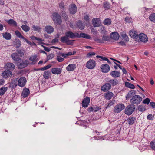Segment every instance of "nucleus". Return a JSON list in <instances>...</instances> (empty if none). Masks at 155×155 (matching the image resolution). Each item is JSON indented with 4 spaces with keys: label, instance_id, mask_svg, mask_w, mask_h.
<instances>
[{
    "label": "nucleus",
    "instance_id": "obj_51",
    "mask_svg": "<svg viewBox=\"0 0 155 155\" xmlns=\"http://www.w3.org/2000/svg\"><path fill=\"white\" fill-rule=\"evenodd\" d=\"M62 16L65 21H67L68 19V16L64 12L62 13Z\"/></svg>",
    "mask_w": 155,
    "mask_h": 155
},
{
    "label": "nucleus",
    "instance_id": "obj_9",
    "mask_svg": "<svg viewBox=\"0 0 155 155\" xmlns=\"http://www.w3.org/2000/svg\"><path fill=\"white\" fill-rule=\"evenodd\" d=\"M101 71L104 73L108 72L110 69L109 66L107 64H103L100 67Z\"/></svg>",
    "mask_w": 155,
    "mask_h": 155
},
{
    "label": "nucleus",
    "instance_id": "obj_54",
    "mask_svg": "<svg viewBox=\"0 0 155 155\" xmlns=\"http://www.w3.org/2000/svg\"><path fill=\"white\" fill-rule=\"evenodd\" d=\"M94 39L95 41L97 43H103L104 42L103 41V40H102V39L95 38H94Z\"/></svg>",
    "mask_w": 155,
    "mask_h": 155
},
{
    "label": "nucleus",
    "instance_id": "obj_31",
    "mask_svg": "<svg viewBox=\"0 0 155 155\" xmlns=\"http://www.w3.org/2000/svg\"><path fill=\"white\" fill-rule=\"evenodd\" d=\"M37 56L36 55H33L31 56L29 58V60L32 61L31 64H34L36 63L37 61Z\"/></svg>",
    "mask_w": 155,
    "mask_h": 155
},
{
    "label": "nucleus",
    "instance_id": "obj_42",
    "mask_svg": "<svg viewBox=\"0 0 155 155\" xmlns=\"http://www.w3.org/2000/svg\"><path fill=\"white\" fill-rule=\"evenodd\" d=\"M15 34L17 37L21 38L24 39L25 38V37L22 36L21 34V33L18 30H16L15 32Z\"/></svg>",
    "mask_w": 155,
    "mask_h": 155
},
{
    "label": "nucleus",
    "instance_id": "obj_13",
    "mask_svg": "<svg viewBox=\"0 0 155 155\" xmlns=\"http://www.w3.org/2000/svg\"><path fill=\"white\" fill-rule=\"evenodd\" d=\"M90 98L88 97H87L84 98L82 101V106L84 108L87 107L90 103Z\"/></svg>",
    "mask_w": 155,
    "mask_h": 155
},
{
    "label": "nucleus",
    "instance_id": "obj_57",
    "mask_svg": "<svg viewBox=\"0 0 155 155\" xmlns=\"http://www.w3.org/2000/svg\"><path fill=\"white\" fill-rule=\"evenodd\" d=\"M54 55L53 54H49L47 57V60H49L50 59H52L54 57Z\"/></svg>",
    "mask_w": 155,
    "mask_h": 155
},
{
    "label": "nucleus",
    "instance_id": "obj_38",
    "mask_svg": "<svg viewBox=\"0 0 155 155\" xmlns=\"http://www.w3.org/2000/svg\"><path fill=\"white\" fill-rule=\"evenodd\" d=\"M114 100H110L109 102L105 104V108L106 109L110 107L111 106L113 105L114 104Z\"/></svg>",
    "mask_w": 155,
    "mask_h": 155
},
{
    "label": "nucleus",
    "instance_id": "obj_34",
    "mask_svg": "<svg viewBox=\"0 0 155 155\" xmlns=\"http://www.w3.org/2000/svg\"><path fill=\"white\" fill-rule=\"evenodd\" d=\"M7 22L10 25L14 26H17V24L16 22L13 19H9L7 21Z\"/></svg>",
    "mask_w": 155,
    "mask_h": 155
},
{
    "label": "nucleus",
    "instance_id": "obj_28",
    "mask_svg": "<svg viewBox=\"0 0 155 155\" xmlns=\"http://www.w3.org/2000/svg\"><path fill=\"white\" fill-rule=\"evenodd\" d=\"M129 35L133 38H137L138 35L137 32L134 31H131L129 32Z\"/></svg>",
    "mask_w": 155,
    "mask_h": 155
},
{
    "label": "nucleus",
    "instance_id": "obj_19",
    "mask_svg": "<svg viewBox=\"0 0 155 155\" xmlns=\"http://www.w3.org/2000/svg\"><path fill=\"white\" fill-rule=\"evenodd\" d=\"M30 93V91L29 89L25 88L24 89L21 94V96L23 98H25L28 97Z\"/></svg>",
    "mask_w": 155,
    "mask_h": 155
},
{
    "label": "nucleus",
    "instance_id": "obj_30",
    "mask_svg": "<svg viewBox=\"0 0 155 155\" xmlns=\"http://www.w3.org/2000/svg\"><path fill=\"white\" fill-rule=\"evenodd\" d=\"M136 118L134 117H130L127 120V121L128 122V124L130 125H131L133 124L135 122V121L136 120Z\"/></svg>",
    "mask_w": 155,
    "mask_h": 155
},
{
    "label": "nucleus",
    "instance_id": "obj_14",
    "mask_svg": "<svg viewBox=\"0 0 155 155\" xmlns=\"http://www.w3.org/2000/svg\"><path fill=\"white\" fill-rule=\"evenodd\" d=\"M77 8L76 5L74 4L71 5L69 8V11L71 14H74L77 12Z\"/></svg>",
    "mask_w": 155,
    "mask_h": 155
},
{
    "label": "nucleus",
    "instance_id": "obj_3",
    "mask_svg": "<svg viewBox=\"0 0 155 155\" xmlns=\"http://www.w3.org/2000/svg\"><path fill=\"white\" fill-rule=\"evenodd\" d=\"M142 98L139 95H135L132 96L130 100V102L133 105H137L142 101Z\"/></svg>",
    "mask_w": 155,
    "mask_h": 155
},
{
    "label": "nucleus",
    "instance_id": "obj_59",
    "mask_svg": "<svg viewBox=\"0 0 155 155\" xmlns=\"http://www.w3.org/2000/svg\"><path fill=\"white\" fill-rule=\"evenodd\" d=\"M133 96L131 95V94L129 92V93L127 94V96H126V100H128L129 98H131V97H132Z\"/></svg>",
    "mask_w": 155,
    "mask_h": 155
},
{
    "label": "nucleus",
    "instance_id": "obj_49",
    "mask_svg": "<svg viewBox=\"0 0 155 155\" xmlns=\"http://www.w3.org/2000/svg\"><path fill=\"white\" fill-rule=\"evenodd\" d=\"M15 45L16 46V48H18L21 46V42L19 39L16 40Z\"/></svg>",
    "mask_w": 155,
    "mask_h": 155
},
{
    "label": "nucleus",
    "instance_id": "obj_36",
    "mask_svg": "<svg viewBox=\"0 0 155 155\" xmlns=\"http://www.w3.org/2000/svg\"><path fill=\"white\" fill-rule=\"evenodd\" d=\"M61 54V52H59L57 53V60L60 62H62L64 60V58H62L61 56V55H60V54Z\"/></svg>",
    "mask_w": 155,
    "mask_h": 155
},
{
    "label": "nucleus",
    "instance_id": "obj_50",
    "mask_svg": "<svg viewBox=\"0 0 155 155\" xmlns=\"http://www.w3.org/2000/svg\"><path fill=\"white\" fill-rule=\"evenodd\" d=\"M103 6L105 10L109 9L110 8L109 4L106 2L104 3Z\"/></svg>",
    "mask_w": 155,
    "mask_h": 155
},
{
    "label": "nucleus",
    "instance_id": "obj_60",
    "mask_svg": "<svg viewBox=\"0 0 155 155\" xmlns=\"http://www.w3.org/2000/svg\"><path fill=\"white\" fill-rule=\"evenodd\" d=\"M43 47L44 48V50L48 52L50 51L51 50V49L48 47L45 46H43Z\"/></svg>",
    "mask_w": 155,
    "mask_h": 155
},
{
    "label": "nucleus",
    "instance_id": "obj_1",
    "mask_svg": "<svg viewBox=\"0 0 155 155\" xmlns=\"http://www.w3.org/2000/svg\"><path fill=\"white\" fill-rule=\"evenodd\" d=\"M65 35L61 37L60 38V41L63 43H65L68 45H73L75 40H70L69 38L74 39L77 38L78 33H74L71 31H66L65 33Z\"/></svg>",
    "mask_w": 155,
    "mask_h": 155
},
{
    "label": "nucleus",
    "instance_id": "obj_27",
    "mask_svg": "<svg viewBox=\"0 0 155 155\" xmlns=\"http://www.w3.org/2000/svg\"><path fill=\"white\" fill-rule=\"evenodd\" d=\"M81 37L84 38L86 39H90L91 38L90 36L86 34L81 33L80 34L78 33V35H77V38H80Z\"/></svg>",
    "mask_w": 155,
    "mask_h": 155
},
{
    "label": "nucleus",
    "instance_id": "obj_48",
    "mask_svg": "<svg viewBox=\"0 0 155 155\" xmlns=\"http://www.w3.org/2000/svg\"><path fill=\"white\" fill-rule=\"evenodd\" d=\"M102 39L103 40V41H108L110 40V38L108 36L103 35L102 36Z\"/></svg>",
    "mask_w": 155,
    "mask_h": 155
},
{
    "label": "nucleus",
    "instance_id": "obj_41",
    "mask_svg": "<svg viewBox=\"0 0 155 155\" xmlns=\"http://www.w3.org/2000/svg\"><path fill=\"white\" fill-rule=\"evenodd\" d=\"M60 55H61L63 57L65 58H67L68 56L72 55L71 52H69L68 53H61Z\"/></svg>",
    "mask_w": 155,
    "mask_h": 155
},
{
    "label": "nucleus",
    "instance_id": "obj_20",
    "mask_svg": "<svg viewBox=\"0 0 155 155\" xmlns=\"http://www.w3.org/2000/svg\"><path fill=\"white\" fill-rule=\"evenodd\" d=\"M51 72L54 74H59L61 72V69L58 68H53L51 69Z\"/></svg>",
    "mask_w": 155,
    "mask_h": 155
},
{
    "label": "nucleus",
    "instance_id": "obj_40",
    "mask_svg": "<svg viewBox=\"0 0 155 155\" xmlns=\"http://www.w3.org/2000/svg\"><path fill=\"white\" fill-rule=\"evenodd\" d=\"M125 85L126 87L134 89L135 88V86L134 85L127 82H126L125 83Z\"/></svg>",
    "mask_w": 155,
    "mask_h": 155
},
{
    "label": "nucleus",
    "instance_id": "obj_18",
    "mask_svg": "<svg viewBox=\"0 0 155 155\" xmlns=\"http://www.w3.org/2000/svg\"><path fill=\"white\" fill-rule=\"evenodd\" d=\"M113 96L114 94L112 92L108 91L104 94V96L107 100H109L113 97Z\"/></svg>",
    "mask_w": 155,
    "mask_h": 155
},
{
    "label": "nucleus",
    "instance_id": "obj_11",
    "mask_svg": "<svg viewBox=\"0 0 155 155\" xmlns=\"http://www.w3.org/2000/svg\"><path fill=\"white\" fill-rule=\"evenodd\" d=\"M12 75V72L10 70L5 69L2 74V77L4 78H7Z\"/></svg>",
    "mask_w": 155,
    "mask_h": 155
},
{
    "label": "nucleus",
    "instance_id": "obj_64",
    "mask_svg": "<svg viewBox=\"0 0 155 155\" xmlns=\"http://www.w3.org/2000/svg\"><path fill=\"white\" fill-rule=\"evenodd\" d=\"M59 7L61 8H63L64 9V4L62 3H61L59 5Z\"/></svg>",
    "mask_w": 155,
    "mask_h": 155
},
{
    "label": "nucleus",
    "instance_id": "obj_22",
    "mask_svg": "<svg viewBox=\"0 0 155 155\" xmlns=\"http://www.w3.org/2000/svg\"><path fill=\"white\" fill-rule=\"evenodd\" d=\"M45 31L48 33L50 34L54 31V28L51 25H47L45 28Z\"/></svg>",
    "mask_w": 155,
    "mask_h": 155
},
{
    "label": "nucleus",
    "instance_id": "obj_25",
    "mask_svg": "<svg viewBox=\"0 0 155 155\" xmlns=\"http://www.w3.org/2000/svg\"><path fill=\"white\" fill-rule=\"evenodd\" d=\"M99 18H95L92 19V24L94 26L97 27L100 25V23L99 21Z\"/></svg>",
    "mask_w": 155,
    "mask_h": 155
},
{
    "label": "nucleus",
    "instance_id": "obj_35",
    "mask_svg": "<svg viewBox=\"0 0 155 155\" xmlns=\"http://www.w3.org/2000/svg\"><path fill=\"white\" fill-rule=\"evenodd\" d=\"M8 90V87H2L0 88V96H2Z\"/></svg>",
    "mask_w": 155,
    "mask_h": 155
},
{
    "label": "nucleus",
    "instance_id": "obj_63",
    "mask_svg": "<svg viewBox=\"0 0 155 155\" xmlns=\"http://www.w3.org/2000/svg\"><path fill=\"white\" fill-rule=\"evenodd\" d=\"M150 104L153 108H155V102H151L150 103Z\"/></svg>",
    "mask_w": 155,
    "mask_h": 155
},
{
    "label": "nucleus",
    "instance_id": "obj_26",
    "mask_svg": "<svg viewBox=\"0 0 155 155\" xmlns=\"http://www.w3.org/2000/svg\"><path fill=\"white\" fill-rule=\"evenodd\" d=\"M76 25L77 27L81 30L83 29L85 26V25L82 22V21L80 20L78 21Z\"/></svg>",
    "mask_w": 155,
    "mask_h": 155
},
{
    "label": "nucleus",
    "instance_id": "obj_46",
    "mask_svg": "<svg viewBox=\"0 0 155 155\" xmlns=\"http://www.w3.org/2000/svg\"><path fill=\"white\" fill-rule=\"evenodd\" d=\"M138 110L139 111L143 112L146 109L145 107H143L141 105H140L138 107Z\"/></svg>",
    "mask_w": 155,
    "mask_h": 155
},
{
    "label": "nucleus",
    "instance_id": "obj_33",
    "mask_svg": "<svg viewBox=\"0 0 155 155\" xmlns=\"http://www.w3.org/2000/svg\"><path fill=\"white\" fill-rule=\"evenodd\" d=\"M108 82L109 83L111 84L113 86H114L116 85L118 83V81L116 79H111L108 81Z\"/></svg>",
    "mask_w": 155,
    "mask_h": 155
},
{
    "label": "nucleus",
    "instance_id": "obj_5",
    "mask_svg": "<svg viewBox=\"0 0 155 155\" xmlns=\"http://www.w3.org/2000/svg\"><path fill=\"white\" fill-rule=\"evenodd\" d=\"M18 63V67L19 69L23 68L27 66L29 64V61L28 60L24 61L21 59L19 61Z\"/></svg>",
    "mask_w": 155,
    "mask_h": 155
},
{
    "label": "nucleus",
    "instance_id": "obj_23",
    "mask_svg": "<svg viewBox=\"0 0 155 155\" xmlns=\"http://www.w3.org/2000/svg\"><path fill=\"white\" fill-rule=\"evenodd\" d=\"M18 78L12 79L10 84L9 87L12 88H15L17 85Z\"/></svg>",
    "mask_w": 155,
    "mask_h": 155
},
{
    "label": "nucleus",
    "instance_id": "obj_32",
    "mask_svg": "<svg viewBox=\"0 0 155 155\" xmlns=\"http://www.w3.org/2000/svg\"><path fill=\"white\" fill-rule=\"evenodd\" d=\"M51 72L48 71H47L44 72L43 76L44 78L48 79L51 78Z\"/></svg>",
    "mask_w": 155,
    "mask_h": 155
},
{
    "label": "nucleus",
    "instance_id": "obj_29",
    "mask_svg": "<svg viewBox=\"0 0 155 155\" xmlns=\"http://www.w3.org/2000/svg\"><path fill=\"white\" fill-rule=\"evenodd\" d=\"M2 35L3 37L6 40H9L11 38V35L9 33L5 32L2 33Z\"/></svg>",
    "mask_w": 155,
    "mask_h": 155
},
{
    "label": "nucleus",
    "instance_id": "obj_47",
    "mask_svg": "<svg viewBox=\"0 0 155 155\" xmlns=\"http://www.w3.org/2000/svg\"><path fill=\"white\" fill-rule=\"evenodd\" d=\"M150 148L153 150L155 151V141H152L150 143Z\"/></svg>",
    "mask_w": 155,
    "mask_h": 155
},
{
    "label": "nucleus",
    "instance_id": "obj_39",
    "mask_svg": "<svg viewBox=\"0 0 155 155\" xmlns=\"http://www.w3.org/2000/svg\"><path fill=\"white\" fill-rule=\"evenodd\" d=\"M122 39H124L125 41H128L129 40V38L128 36L124 32L122 33L121 35Z\"/></svg>",
    "mask_w": 155,
    "mask_h": 155
},
{
    "label": "nucleus",
    "instance_id": "obj_24",
    "mask_svg": "<svg viewBox=\"0 0 155 155\" xmlns=\"http://www.w3.org/2000/svg\"><path fill=\"white\" fill-rule=\"evenodd\" d=\"M110 74L114 78H118L120 76V73L117 71H114L110 72Z\"/></svg>",
    "mask_w": 155,
    "mask_h": 155
},
{
    "label": "nucleus",
    "instance_id": "obj_53",
    "mask_svg": "<svg viewBox=\"0 0 155 155\" xmlns=\"http://www.w3.org/2000/svg\"><path fill=\"white\" fill-rule=\"evenodd\" d=\"M150 101V100L149 98H146L143 101V103L145 104H148Z\"/></svg>",
    "mask_w": 155,
    "mask_h": 155
},
{
    "label": "nucleus",
    "instance_id": "obj_45",
    "mask_svg": "<svg viewBox=\"0 0 155 155\" xmlns=\"http://www.w3.org/2000/svg\"><path fill=\"white\" fill-rule=\"evenodd\" d=\"M21 27L25 32L28 31L30 30V27L26 25H23L21 26Z\"/></svg>",
    "mask_w": 155,
    "mask_h": 155
},
{
    "label": "nucleus",
    "instance_id": "obj_4",
    "mask_svg": "<svg viewBox=\"0 0 155 155\" xmlns=\"http://www.w3.org/2000/svg\"><path fill=\"white\" fill-rule=\"evenodd\" d=\"M135 109L134 105L132 104H130L126 107L125 110V113L127 115H130L134 111Z\"/></svg>",
    "mask_w": 155,
    "mask_h": 155
},
{
    "label": "nucleus",
    "instance_id": "obj_55",
    "mask_svg": "<svg viewBox=\"0 0 155 155\" xmlns=\"http://www.w3.org/2000/svg\"><path fill=\"white\" fill-rule=\"evenodd\" d=\"M154 117V116L152 114H149L147 117V119L151 120H152Z\"/></svg>",
    "mask_w": 155,
    "mask_h": 155
},
{
    "label": "nucleus",
    "instance_id": "obj_6",
    "mask_svg": "<svg viewBox=\"0 0 155 155\" xmlns=\"http://www.w3.org/2000/svg\"><path fill=\"white\" fill-rule=\"evenodd\" d=\"M125 108L124 105L122 103H120L115 106L114 109V112L118 113L120 112Z\"/></svg>",
    "mask_w": 155,
    "mask_h": 155
},
{
    "label": "nucleus",
    "instance_id": "obj_58",
    "mask_svg": "<svg viewBox=\"0 0 155 155\" xmlns=\"http://www.w3.org/2000/svg\"><path fill=\"white\" fill-rule=\"evenodd\" d=\"M16 51L17 52V53H18V54L19 55L20 54L21 57L24 55V53L21 52V50H17Z\"/></svg>",
    "mask_w": 155,
    "mask_h": 155
},
{
    "label": "nucleus",
    "instance_id": "obj_17",
    "mask_svg": "<svg viewBox=\"0 0 155 155\" xmlns=\"http://www.w3.org/2000/svg\"><path fill=\"white\" fill-rule=\"evenodd\" d=\"M110 37L114 40H117L119 39L120 35L119 34L116 32H112L110 35Z\"/></svg>",
    "mask_w": 155,
    "mask_h": 155
},
{
    "label": "nucleus",
    "instance_id": "obj_43",
    "mask_svg": "<svg viewBox=\"0 0 155 155\" xmlns=\"http://www.w3.org/2000/svg\"><path fill=\"white\" fill-rule=\"evenodd\" d=\"M103 24L105 25H109L111 24V20L109 18H106L104 20Z\"/></svg>",
    "mask_w": 155,
    "mask_h": 155
},
{
    "label": "nucleus",
    "instance_id": "obj_56",
    "mask_svg": "<svg viewBox=\"0 0 155 155\" xmlns=\"http://www.w3.org/2000/svg\"><path fill=\"white\" fill-rule=\"evenodd\" d=\"M84 21L87 22H88L89 21V17L87 15H86L84 17Z\"/></svg>",
    "mask_w": 155,
    "mask_h": 155
},
{
    "label": "nucleus",
    "instance_id": "obj_21",
    "mask_svg": "<svg viewBox=\"0 0 155 155\" xmlns=\"http://www.w3.org/2000/svg\"><path fill=\"white\" fill-rule=\"evenodd\" d=\"M76 68V64H71L68 65L66 68V69L68 71H71L74 70Z\"/></svg>",
    "mask_w": 155,
    "mask_h": 155
},
{
    "label": "nucleus",
    "instance_id": "obj_44",
    "mask_svg": "<svg viewBox=\"0 0 155 155\" xmlns=\"http://www.w3.org/2000/svg\"><path fill=\"white\" fill-rule=\"evenodd\" d=\"M32 27L34 31H37L38 32H40L41 31V28L39 26H36L33 25Z\"/></svg>",
    "mask_w": 155,
    "mask_h": 155
},
{
    "label": "nucleus",
    "instance_id": "obj_52",
    "mask_svg": "<svg viewBox=\"0 0 155 155\" xmlns=\"http://www.w3.org/2000/svg\"><path fill=\"white\" fill-rule=\"evenodd\" d=\"M102 107L101 106L99 107L96 106L95 107H94V108L93 111L94 112H97L99 111V110L101 109H102Z\"/></svg>",
    "mask_w": 155,
    "mask_h": 155
},
{
    "label": "nucleus",
    "instance_id": "obj_16",
    "mask_svg": "<svg viewBox=\"0 0 155 155\" xmlns=\"http://www.w3.org/2000/svg\"><path fill=\"white\" fill-rule=\"evenodd\" d=\"M11 57L12 59L15 61H19L21 59L16 53H13L11 54Z\"/></svg>",
    "mask_w": 155,
    "mask_h": 155
},
{
    "label": "nucleus",
    "instance_id": "obj_8",
    "mask_svg": "<svg viewBox=\"0 0 155 155\" xmlns=\"http://www.w3.org/2000/svg\"><path fill=\"white\" fill-rule=\"evenodd\" d=\"M86 67L89 69H92L95 66V61L93 60H90L86 63Z\"/></svg>",
    "mask_w": 155,
    "mask_h": 155
},
{
    "label": "nucleus",
    "instance_id": "obj_62",
    "mask_svg": "<svg viewBox=\"0 0 155 155\" xmlns=\"http://www.w3.org/2000/svg\"><path fill=\"white\" fill-rule=\"evenodd\" d=\"M130 93L131 94V95H136V92L135 90H131L129 91Z\"/></svg>",
    "mask_w": 155,
    "mask_h": 155
},
{
    "label": "nucleus",
    "instance_id": "obj_7",
    "mask_svg": "<svg viewBox=\"0 0 155 155\" xmlns=\"http://www.w3.org/2000/svg\"><path fill=\"white\" fill-rule=\"evenodd\" d=\"M138 37L139 40L143 43H146L148 41V38L147 36L143 33H140Z\"/></svg>",
    "mask_w": 155,
    "mask_h": 155
},
{
    "label": "nucleus",
    "instance_id": "obj_37",
    "mask_svg": "<svg viewBox=\"0 0 155 155\" xmlns=\"http://www.w3.org/2000/svg\"><path fill=\"white\" fill-rule=\"evenodd\" d=\"M149 19L151 22L155 23V13L150 14L149 16Z\"/></svg>",
    "mask_w": 155,
    "mask_h": 155
},
{
    "label": "nucleus",
    "instance_id": "obj_61",
    "mask_svg": "<svg viewBox=\"0 0 155 155\" xmlns=\"http://www.w3.org/2000/svg\"><path fill=\"white\" fill-rule=\"evenodd\" d=\"M96 57L97 58H101V59L105 61L107 58L105 57H104L103 56H101L97 55L96 56Z\"/></svg>",
    "mask_w": 155,
    "mask_h": 155
},
{
    "label": "nucleus",
    "instance_id": "obj_10",
    "mask_svg": "<svg viewBox=\"0 0 155 155\" xmlns=\"http://www.w3.org/2000/svg\"><path fill=\"white\" fill-rule=\"evenodd\" d=\"M15 68V65L12 63L8 62L5 64V69L8 70H10L12 72Z\"/></svg>",
    "mask_w": 155,
    "mask_h": 155
},
{
    "label": "nucleus",
    "instance_id": "obj_12",
    "mask_svg": "<svg viewBox=\"0 0 155 155\" xmlns=\"http://www.w3.org/2000/svg\"><path fill=\"white\" fill-rule=\"evenodd\" d=\"M18 84L19 86L23 87L25 85L26 82V80L25 77H22L18 80Z\"/></svg>",
    "mask_w": 155,
    "mask_h": 155
},
{
    "label": "nucleus",
    "instance_id": "obj_15",
    "mask_svg": "<svg viewBox=\"0 0 155 155\" xmlns=\"http://www.w3.org/2000/svg\"><path fill=\"white\" fill-rule=\"evenodd\" d=\"M111 88L110 84L109 83H106L101 86V89L102 91L105 92L109 90Z\"/></svg>",
    "mask_w": 155,
    "mask_h": 155
},
{
    "label": "nucleus",
    "instance_id": "obj_2",
    "mask_svg": "<svg viewBox=\"0 0 155 155\" xmlns=\"http://www.w3.org/2000/svg\"><path fill=\"white\" fill-rule=\"evenodd\" d=\"M52 18L54 23L58 25L61 24L62 20L60 15L58 12L53 13L52 15Z\"/></svg>",
    "mask_w": 155,
    "mask_h": 155
}]
</instances>
